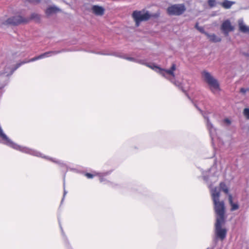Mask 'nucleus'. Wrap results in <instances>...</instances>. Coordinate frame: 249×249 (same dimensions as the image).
Instances as JSON below:
<instances>
[{"instance_id":"1","label":"nucleus","mask_w":249,"mask_h":249,"mask_svg":"<svg viewBox=\"0 0 249 249\" xmlns=\"http://www.w3.org/2000/svg\"><path fill=\"white\" fill-rule=\"evenodd\" d=\"M225 212L216 213L217 215L216 223L215 224L216 235L221 240H223L227 234V230L225 229L221 228L222 225L225 223Z\"/></svg>"},{"instance_id":"2","label":"nucleus","mask_w":249,"mask_h":249,"mask_svg":"<svg viewBox=\"0 0 249 249\" xmlns=\"http://www.w3.org/2000/svg\"><path fill=\"white\" fill-rule=\"evenodd\" d=\"M201 75L204 81L209 86L212 92L215 93L216 91L220 90L218 81L210 72L203 71L201 72Z\"/></svg>"},{"instance_id":"3","label":"nucleus","mask_w":249,"mask_h":249,"mask_svg":"<svg viewBox=\"0 0 249 249\" xmlns=\"http://www.w3.org/2000/svg\"><path fill=\"white\" fill-rule=\"evenodd\" d=\"M212 196L215 213L225 212L224 202L223 201H219L220 192L216 188L213 189Z\"/></svg>"},{"instance_id":"4","label":"nucleus","mask_w":249,"mask_h":249,"mask_svg":"<svg viewBox=\"0 0 249 249\" xmlns=\"http://www.w3.org/2000/svg\"><path fill=\"white\" fill-rule=\"evenodd\" d=\"M29 19L20 15H16L8 18L7 20L1 22V26L13 25L17 26L22 23L28 22Z\"/></svg>"},{"instance_id":"5","label":"nucleus","mask_w":249,"mask_h":249,"mask_svg":"<svg viewBox=\"0 0 249 249\" xmlns=\"http://www.w3.org/2000/svg\"><path fill=\"white\" fill-rule=\"evenodd\" d=\"M154 16H155V15H150L147 11L143 13L142 11L137 10L133 11L132 14V17L136 23L137 27L139 26L140 23L142 21H147L151 17Z\"/></svg>"},{"instance_id":"6","label":"nucleus","mask_w":249,"mask_h":249,"mask_svg":"<svg viewBox=\"0 0 249 249\" xmlns=\"http://www.w3.org/2000/svg\"><path fill=\"white\" fill-rule=\"evenodd\" d=\"M234 29V27L231 25L229 20H225L221 26V30L226 36H228L229 32L233 31Z\"/></svg>"},{"instance_id":"7","label":"nucleus","mask_w":249,"mask_h":249,"mask_svg":"<svg viewBox=\"0 0 249 249\" xmlns=\"http://www.w3.org/2000/svg\"><path fill=\"white\" fill-rule=\"evenodd\" d=\"M186 10V7L183 4L172 5V15L177 16L182 14Z\"/></svg>"},{"instance_id":"8","label":"nucleus","mask_w":249,"mask_h":249,"mask_svg":"<svg viewBox=\"0 0 249 249\" xmlns=\"http://www.w3.org/2000/svg\"><path fill=\"white\" fill-rule=\"evenodd\" d=\"M91 10L92 12L97 16H103L105 13V9L98 5H93Z\"/></svg>"},{"instance_id":"9","label":"nucleus","mask_w":249,"mask_h":249,"mask_svg":"<svg viewBox=\"0 0 249 249\" xmlns=\"http://www.w3.org/2000/svg\"><path fill=\"white\" fill-rule=\"evenodd\" d=\"M60 11L61 10L57 7L55 6H51L46 9L45 14L47 16H49L52 14L60 12Z\"/></svg>"},{"instance_id":"10","label":"nucleus","mask_w":249,"mask_h":249,"mask_svg":"<svg viewBox=\"0 0 249 249\" xmlns=\"http://www.w3.org/2000/svg\"><path fill=\"white\" fill-rule=\"evenodd\" d=\"M239 30V31L243 33H248L249 32V27L246 26L243 21V20L240 19L238 21Z\"/></svg>"},{"instance_id":"11","label":"nucleus","mask_w":249,"mask_h":249,"mask_svg":"<svg viewBox=\"0 0 249 249\" xmlns=\"http://www.w3.org/2000/svg\"><path fill=\"white\" fill-rule=\"evenodd\" d=\"M228 198H229V203H230V205L231 206V211H234L238 210L239 208V205L237 203H234L233 202L232 196L231 195H229Z\"/></svg>"},{"instance_id":"12","label":"nucleus","mask_w":249,"mask_h":249,"mask_svg":"<svg viewBox=\"0 0 249 249\" xmlns=\"http://www.w3.org/2000/svg\"><path fill=\"white\" fill-rule=\"evenodd\" d=\"M235 3V2L229 1L228 0H224L222 2L220 3L221 6L225 9H229L231 6Z\"/></svg>"},{"instance_id":"13","label":"nucleus","mask_w":249,"mask_h":249,"mask_svg":"<svg viewBox=\"0 0 249 249\" xmlns=\"http://www.w3.org/2000/svg\"><path fill=\"white\" fill-rule=\"evenodd\" d=\"M205 35L211 42H217L221 40V38L217 37L215 34L210 35L208 33H205Z\"/></svg>"},{"instance_id":"14","label":"nucleus","mask_w":249,"mask_h":249,"mask_svg":"<svg viewBox=\"0 0 249 249\" xmlns=\"http://www.w3.org/2000/svg\"><path fill=\"white\" fill-rule=\"evenodd\" d=\"M59 53V51H50V52H46L45 53H43L41 54L40 55H39V58H40V59H42V58H45V57H49L51 54H57V53Z\"/></svg>"},{"instance_id":"15","label":"nucleus","mask_w":249,"mask_h":249,"mask_svg":"<svg viewBox=\"0 0 249 249\" xmlns=\"http://www.w3.org/2000/svg\"><path fill=\"white\" fill-rule=\"evenodd\" d=\"M182 78H180L179 80H177L175 79L174 81V84L175 85L177 86V87H179L180 89H182L183 91L184 92V87L182 85Z\"/></svg>"},{"instance_id":"16","label":"nucleus","mask_w":249,"mask_h":249,"mask_svg":"<svg viewBox=\"0 0 249 249\" xmlns=\"http://www.w3.org/2000/svg\"><path fill=\"white\" fill-rule=\"evenodd\" d=\"M156 69H158L160 73L161 74L163 75H164V73H168L170 75L171 74V68L169 69L167 71H164V70L161 69L160 68L158 67H156Z\"/></svg>"},{"instance_id":"17","label":"nucleus","mask_w":249,"mask_h":249,"mask_svg":"<svg viewBox=\"0 0 249 249\" xmlns=\"http://www.w3.org/2000/svg\"><path fill=\"white\" fill-rule=\"evenodd\" d=\"M220 187L221 189L223 190V191L226 193L228 194L229 192V189L226 185L225 183L224 182H221L220 183Z\"/></svg>"},{"instance_id":"18","label":"nucleus","mask_w":249,"mask_h":249,"mask_svg":"<svg viewBox=\"0 0 249 249\" xmlns=\"http://www.w3.org/2000/svg\"><path fill=\"white\" fill-rule=\"evenodd\" d=\"M195 28L197 30H198L200 32L202 33H203L205 35V33H207L206 32H205L204 31V29L203 28V27H200L198 26V23L197 22L196 23V25H195Z\"/></svg>"},{"instance_id":"19","label":"nucleus","mask_w":249,"mask_h":249,"mask_svg":"<svg viewBox=\"0 0 249 249\" xmlns=\"http://www.w3.org/2000/svg\"><path fill=\"white\" fill-rule=\"evenodd\" d=\"M39 18H40V16L39 15H38L37 14H36V13H33L31 14V17H30V18H28L29 19V20L30 19H39Z\"/></svg>"},{"instance_id":"20","label":"nucleus","mask_w":249,"mask_h":249,"mask_svg":"<svg viewBox=\"0 0 249 249\" xmlns=\"http://www.w3.org/2000/svg\"><path fill=\"white\" fill-rule=\"evenodd\" d=\"M1 67H3V68L4 67L5 68V69H4V71L1 72V74H4V73H7V70L9 69V67H8V64L6 63L5 62H3L1 64Z\"/></svg>"},{"instance_id":"21","label":"nucleus","mask_w":249,"mask_h":249,"mask_svg":"<svg viewBox=\"0 0 249 249\" xmlns=\"http://www.w3.org/2000/svg\"><path fill=\"white\" fill-rule=\"evenodd\" d=\"M25 63H27V62H25V61H23L22 62H20L19 63L16 64V65L15 66L13 70V71L16 70L19 67H20L22 65L24 64Z\"/></svg>"},{"instance_id":"22","label":"nucleus","mask_w":249,"mask_h":249,"mask_svg":"<svg viewBox=\"0 0 249 249\" xmlns=\"http://www.w3.org/2000/svg\"><path fill=\"white\" fill-rule=\"evenodd\" d=\"M243 114L247 119L249 120V108H245L243 110Z\"/></svg>"},{"instance_id":"23","label":"nucleus","mask_w":249,"mask_h":249,"mask_svg":"<svg viewBox=\"0 0 249 249\" xmlns=\"http://www.w3.org/2000/svg\"><path fill=\"white\" fill-rule=\"evenodd\" d=\"M14 148L19 150L22 152H25V153H29V150L27 149H21V148L19 146H16L15 147H14Z\"/></svg>"},{"instance_id":"24","label":"nucleus","mask_w":249,"mask_h":249,"mask_svg":"<svg viewBox=\"0 0 249 249\" xmlns=\"http://www.w3.org/2000/svg\"><path fill=\"white\" fill-rule=\"evenodd\" d=\"M85 176L88 178H92L94 176H96L95 174H92L89 173H86L85 174Z\"/></svg>"},{"instance_id":"25","label":"nucleus","mask_w":249,"mask_h":249,"mask_svg":"<svg viewBox=\"0 0 249 249\" xmlns=\"http://www.w3.org/2000/svg\"><path fill=\"white\" fill-rule=\"evenodd\" d=\"M207 126L208 129H209L210 130H211L213 127V124L208 119L207 120Z\"/></svg>"},{"instance_id":"26","label":"nucleus","mask_w":249,"mask_h":249,"mask_svg":"<svg viewBox=\"0 0 249 249\" xmlns=\"http://www.w3.org/2000/svg\"><path fill=\"white\" fill-rule=\"evenodd\" d=\"M38 59H40V58H39V55L37 56H36L29 60H27V61H25V62H27V63H29V62H33V61H36L37 60H38Z\"/></svg>"},{"instance_id":"27","label":"nucleus","mask_w":249,"mask_h":249,"mask_svg":"<svg viewBox=\"0 0 249 249\" xmlns=\"http://www.w3.org/2000/svg\"><path fill=\"white\" fill-rule=\"evenodd\" d=\"M208 3L210 6L213 7L215 5V0H208Z\"/></svg>"},{"instance_id":"28","label":"nucleus","mask_w":249,"mask_h":249,"mask_svg":"<svg viewBox=\"0 0 249 249\" xmlns=\"http://www.w3.org/2000/svg\"><path fill=\"white\" fill-rule=\"evenodd\" d=\"M176 70V66L174 64H172V80H173V78H174L175 75L174 74L173 71Z\"/></svg>"},{"instance_id":"29","label":"nucleus","mask_w":249,"mask_h":249,"mask_svg":"<svg viewBox=\"0 0 249 249\" xmlns=\"http://www.w3.org/2000/svg\"><path fill=\"white\" fill-rule=\"evenodd\" d=\"M30 2L39 3L41 0H27Z\"/></svg>"},{"instance_id":"30","label":"nucleus","mask_w":249,"mask_h":249,"mask_svg":"<svg viewBox=\"0 0 249 249\" xmlns=\"http://www.w3.org/2000/svg\"><path fill=\"white\" fill-rule=\"evenodd\" d=\"M223 121L224 123H226L228 124H230L231 123V121L229 119H227V118L225 119Z\"/></svg>"},{"instance_id":"31","label":"nucleus","mask_w":249,"mask_h":249,"mask_svg":"<svg viewBox=\"0 0 249 249\" xmlns=\"http://www.w3.org/2000/svg\"><path fill=\"white\" fill-rule=\"evenodd\" d=\"M167 12L169 14H171V6L168 7L167 8Z\"/></svg>"},{"instance_id":"32","label":"nucleus","mask_w":249,"mask_h":249,"mask_svg":"<svg viewBox=\"0 0 249 249\" xmlns=\"http://www.w3.org/2000/svg\"><path fill=\"white\" fill-rule=\"evenodd\" d=\"M240 91L241 92H243V93H245L246 92V89H244V88H241L240 89Z\"/></svg>"},{"instance_id":"33","label":"nucleus","mask_w":249,"mask_h":249,"mask_svg":"<svg viewBox=\"0 0 249 249\" xmlns=\"http://www.w3.org/2000/svg\"><path fill=\"white\" fill-rule=\"evenodd\" d=\"M99 179L100 181L101 182L105 180V178L103 177H100Z\"/></svg>"},{"instance_id":"34","label":"nucleus","mask_w":249,"mask_h":249,"mask_svg":"<svg viewBox=\"0 0 249 249\" xmlns=\"http://www.w3.org/2000/svg\"><path fill=\"white\" fill-rule=\"evenodd\" d=\"M156 66H155V68H153V69H155V71H158V72H159V70H158V69H156Z\"/></svg>"}]
</instances>
